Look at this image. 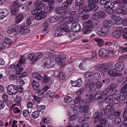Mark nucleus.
<instances>
[{
  "instance_id": "5701e85b",
  "label": "nucleus",
  "mask_w": 127,
  "mask_h": 127,
  "mask_svg": "<svg viewBox=\"0 0 127 127\" xmlns=\"http://www.w3.org/2000/svg\"><path fill=\"white\" fill-rule=\"evenodd\" d=\"M33 77L37 79L40 80L42 79V77L40 73L36 72H34L32 73Z\"/></svg>"
},
{
  "instance_id": "72a5a7b5",
  "label": "nucleus",
  "mask_w": 127,
  "mask_h": 127,
  "mask_svg": "<svg viewBox=\"0 0 127 127\" xmlns=\"http://www.w3.org/2000/svg\"><path fill=\"white\" fill-rule=\"evenodd\" d=\"M121 92L126 93L127 92V81H126L123 83V87L121 89Z\"/></svg>"
},
{
  "instance_id": "2f4dec72",
  "label": "nucleus",
  "mask_w": 127,
  "mask_h": 127,
  "mask_svg": "<svg viewBox=\"0 0 127 127\" xmlns=\"http://www.w3.org/2000/svg\"><path fill=\"white\" fill-rule=\"evenodd\" d=\"M64 12V10L61 7H58L55 10V13L57 14H61Z\"/></svg>"
},
{
  "instance_id": "c756f323",
  "label": "nucleus",
  "mask_w": 127,
  "mask_h": 127,
  "mask_svg": "<svg viewBox=\"0 0 127 127\" xmlns=\"http://www.w3.org/2000/svg\"><path fill=\"white\" fill-rule=\"evenodd\" d=\"M58 20V17L57 16H52L49 18L48 21L51 23H54L57 21Z\"/></svg>"
},
{
  "instance_id": "9d476101",
  "label": "nucleus",
  "mask_w": 127,
  "mask_h": 127,
  "mask_svg": "<svg viewBox=\"0 0 127 127\" xmlns=\"http://www.w3.org/2000/svg\"><path fill=\"white\" fill-rule=\"evenodd\" d=\"M110 54L108 50L104 48L101 49L99 52V55L102 57H108L110 56Z\"/></svg>"
},
{
  "instance_id": "6ab92c4d",
  "label": "nucleus",
  "mask_w": 127,
  "mask_h": 127,
  "mask_svg": "<svg viewBox=\"0 0 127 127\" xmlns=\"http://www.w3.org/2000/svg\"><path fill=\"white\" fill-rule=\"evenodd\" d=\"M35 6L38 9L40 8H42L45 7L46 4L45 3H42V1L40 2V1H36L34 4Z\"/></svg>"
},
{
  "instance_id": "dca6fc26",
  "label": "nucleus",
  "mask_w": 127,
  "mask_h": 127,
  "mask_svg": "<svg viewBox=\"0 0 127 127\" xmlns=\"http://www.w3.org/2000/svg\"><path fill=\"white\" fill-rule=\"evenodd\" d=\"M84 26L86 28L88 29H93V26L92 21L89 20L83 24Z\"/></svg>"
},
{
  "instance_id": "338daca9",
  "label": "nucleus",
  "mask_w": 127,
  "mask_h": 127,
  "mask_svg": "<svg viewBox=\"0 0 127 127\" xmlns=\"http://www.w3.org/2000/svg\"><path fill=\"white\" fill-rule=\"evenodd\" d=\"M56 61L57 63L59 65H60L62 64L63 62L62 59L59 57H57L56 58Z\"/></svg>"
},
{
  "instance_id": "e433bc0d",
  "label": "nucleus",
  "mask_w": 127,
  "mask_h": 127,
  "mask_svg": "<svg viewBox=\"0 0 127 127\" xmlns=\"http://www.w3.org/2000/svg\"><path fill=\"white\" fill-rule=\"evenodd\" d=\"M89 6L91 10H93L94 11H97L98 9V6L96 4H90Z\"/></svg>"
},
{
  "instance_id": "37998d69",
  "label": "nucleus",
  "mask_w": 127,
  "mask_h": 127,
  "mask_svg": "<svg viewBox=\"0 0 127 127\" xmlns=\"http://www.w3.org/2000/svg\"><path fill=\"white\" fill-rule=\"evenodd\" d=\"M39 116V112L38 111H36L33 112L32 114V116L33 118L35 119Z\"/></svg>"
},
{
  "instance_id": "473e14b6",
  "label": "nucleus",
  "mask_w": 127,
  "mask_h": 127,
  "mask_svg": "<svg viewBox=\"0 0 127 127\" xmlns=\"http://www.w3.org/2000/svg\"><path fill=\"white\" fill-rule=\"evenodd\" d=\"M73 17H67L66 18L64 21V23L65 24H69L72 23Z\"/></svg>"
},
{
  "instance_id": "39448f33",
  "label": "nucleus",
  "mask_w": 127,
  "mask_h": 127,
  "mask_svg": "<svg viewBox=\"0 0 127 127\" xmlns=\"http://www.w3.org/2000/svg\"><path fill=\"white\" fill-rule=\"evenodd\" d=\"M109 75L113 77H120L122 76V74L121 72H117V71L115 69H110L107 72Z\"/></svg>"
},
{
  "instance_id": "7ed1b4c3",
  "label": "nucleus",
  "mask_w": 127,
  "mask_h": 127,
  "mask_svg": "<svg viewBox=\"0 0 127 127\" xmlns=\"http://www.w3.org/2000/svg\"><path fill=\"white\" fill-rule=\"evenodd\" d=\"M19 27V25L13 24L10 28H8L7 32L9 33H13L14 34H17L18 33L20 30L18 29Z\"/></svg>"
},
{
  "instance_id": "1a4fd4ad",
  "label": "nucleus",
  "mask_w": 127,
  "mask_h": 127,
  "mask_svg": "<svg viewBox=\"0 0 127 127\" xmlns=\"http://www.w3.org/2000/svg\"><path fill=\"white\" fill-rule=\"evenodd\" d=\"M70 83L73 86L77 87H80L83 84V82L81 78H80L75 81L71 80Z\"/></svg>"
},
{
  "instance_id": "a878e982",
  "label": "nucleus",
  "mask_w": 127,
  "mask_h": 127,
  "mask_svg": "<svg viewBox=\"0 0 127 127\" xmlns=\"http://www.w3.org/2000/svg\"><path fill=\"white\" fill-rule=\"evenodd\" d=\"M22 5L19 0H16L12 4V7L14 8H18Z\"/></svg>"
},
{
  "instance_id": "f8f14e48",
  "label": "nucleus",
  "mask_w": 127,
  "mask_h": 127,
  "mask_svg": "<svg viewBox=\"0 0 127 127\" xmlns=\"http://www.w3.org/2000/svg\"><path fill=\"white\" fill-rule=\"evenodd\" d=\"M106 15L102 11L94 13L93 15V17L94 18L98 19L101 18H103L105 17Z\"/></svg>"
},
{
  "instance_id": "20e7f679",
  "label": "nucleus",
  "mask_w": 127,
  "mask_h": 127,
  "mask_svg": "<svg viewBox=\"0 0 127 127\" xmlns=\"http://www.w3.org/2000/svg\"><path fill=\"white\" fill-rule=\"evenodd\" d=\"M84 99H82L79 104V108L82 113L86 112L88 109L89 106L84 102Z\"/></svg>"
},
{
  "instance_id": "864d4df0",
  "label": "nucleus",
  "mask_w": 127,
  "mask_h": 127,
  "mask_svg": "<svg viewBox=\"0 0 127 127\" xmlns=\"http://www.w3.org/2000/svg\"><path fill=\"white\" fill-rule=\"evenodd\" d=\"M54 8V6H47L45 8V12L49 13L53 10Z\"/></svg>"
},
{
  "instance_id": "5fc2aeb1",
  "label": "nucleus",
  "mask_w": 127,
  "mask_h": 127,
  "mask_svg": "<svg viewBox=\"0 0 127 127\" xmlns=\"http://www.w3.org/2000/svg\"><path fill=\"white\" fill-rule=\"evenodd\" d=\"M33 98L35 101L38 103H40L42 100L41 98L35 95H33Z\"/></svg>"
},
{
  "instance_id": "c85d7f7f",
  "label": "nucleus",
  "mask_w": 127,
  "mask_h": 127,
  "mask_svg": "<svg viewBox=\"0 0 127 127\" xmlns=\"http://www.w3.org/2000/svg\"><path fill=\"white\" fill-rule=\"evenodd\" d=\"M111 94L108 88L106 89H105L103 91L102 95H103V96L105 98V97L107 96V95L108 96Z\"/></svg>"
},
{
  "instance_id": "7c9ffc66",
  "label": "nucleus",
  "mask_w": 127,
  "mask_h": 127,
  "mask_svg": "<svg viewBox=\"0 0 127 127\" xmlns=\"http://www.w3.org/2000/svg\"><path fill=\"white\" fill-rule=\"evenodd\" d=\"M123 22V19L120 17L117 16V19L114 21L115 24L119 25L121 24Z\"/></svg>"
},
{
  "instance_id": "69168bd1",
  "label": "nucleus",
  "mask_w": 127,
  "mask_h": 127,
  "mask_svg": "<svg viewBox=\"0 0 127 127\" xmlns=\"http://www.w3.org/2000/svg\"><path fill=\"white\" fill-rule=\"evenodd\" d=\"M84 2V0H76L75 3L78 6H80L82 5Z\"/></svg>"
},
{
  "instance_id": "2eb2a0df",
  "label": "nucleus",
  "mask_w": 127,
  "mask_h": 127,
  "mask_svg": "<svg viewBox=\"0 0 127 127\" xmlns=\"http://www.w3.org/2000/svg\"><path fill=\"white\" fill-rule=\"evenodd\" d=\"M109 68V66L107 64H103L100 65L99 70L100 72L103 73L106 72Z\"/></svg>"
},
{
  "instance_id": "09e8293b",
  "label": "nucleus",
  "mask_w": 127,
  "mask_h": 127,
  "mask_svg": "<svg viewBox=\"0 0 127 127\" xmlns=\"http://www.w3.org/2000/svg\"><path fill=\"white\" fill-rule=\"evenodd\" d=\"M42 11V10L41 9H35L32 10V14L33 15H36L37 14L41 13Z\"/></svg>"
},
{
  "instance_id": "c9c22d12",
  "label": "nucleus",
  "mask_w": 127,
  "mask_h": 127,
  "mask_svg": "<svg viewBox=\"0 0 127 127\" xmlns=\"http://www.w3.org/2000/svg\"><path fill=\"white\" fill-rule=\"evenodd\" d=\"M69 36L70 38L72 40H75L78 38L77 34L74 33H70Z\"/></svg>"
},
{
  "instance_id": "4be33fe9",
  "label": "nucleus",
  "mask_w": 127,
  "mask_h": 127,
  "mask_svg": "<svg viewBox=\"0 0 127 127\" xmlns=\"http://www.w3.org/2000/svg\"><path fill=\"white\" fill-rule=\"evenodd\" d=\"M46 17V15L43 13L42 11L41 13L37 14L35 16V18L36 20H39L45 17Z\"/></svg>"
},
{
  "instance_id": "8fccbe9b",
  "label": "nucleus",
  "mask_w": 127,
  "mask_h": 127,
  "mask_svg": "<svg viewBox=\"0 0 127 127\" xmlns=\"http://www.w3.org/2000/svg\"><path fill=\"white\" fill-rule=\"evenodd\" d=\"M51 79L50 77H48V76L46 75H44L43 78V82L44 83L49 82L51 83L52 80Z\"/></svg>"
},
{
  "instance_id": "79ce46f5",
  "label": "nucleus",
  "mask_w": 127,
  "mask_h": 127,
  "mask_svg": "<svg viewBox=\"0 0 127 127\" xmlns=\"http://www.w3.org/2000/svg\"><path fill=\"white\" fill-rule=\"evenodd\" d=\"M28 103L27 104L28 108H31L32 107L33 105L34 104L33 100L31 98H30L28 100Z\"/></svg>"
},
{
  "instance_id": "6e6552de",
  "label": "nucleus",
  "mask_w": 127,
  "mask_h": 127,
  "mask_svg": "<svg viewBox=\"0 0 127 127\" xmlns=\"http://www.w3.org/2000/svg\"><path fill=\"white\" fill-rule=\"evenodd\" d=\"M94 98L95 100H98V103L99 104L103 102L104 99V97L103 95H100L99 93H97L95 95Z\"/></svg>"
},
{
  "instance_id": "c03bdc74",
  "label": "nucleus",
  "mask_w": 127,
  "mask_h": 127,
  "mask_svg": "<svg viewBox=\"0 0 127 127\" xmlns=\"http://www.w3.org/2000/svg\"><path fill=\"white\" fill-rule=\"evenodd\" d=\"M43 61V66L45 68H50V66L49 62L47 59H44Z\"/></svg>"
},
{
  "instance_id": "f257e3e1",
  "label": "nucleus",
  "mask_w": 127,
  "mask_h": 127,
  "mask_svg": "<svg viewBox=\"0 0 127 127\" xmlns=\"http://www.w3.org/2000/svg\"><path fill=\"white\" fill-rule=\"evenodd\" d=\"M42 56V53L38 52L35 54L31 53L28 54L27 56V59L30 60H32V63L34 64Z\"/></svg>"
},
{
  "instance_id": "774afa93",
  "label": "nucleus",
  "mask_w": 127,
  "mask_h": 127,
  "mask_svg": "<svg viewBox=\"0 0 127 127\" xmlns=\"http://www.w3.org/2000/svg\"><path fill=\"white\" fill-rule=\"evenodd\" d=\"M45 107L43 105H39L37 107V109L39 111H40L41 110L45 109Z\"/></svg>"
},
{
  "instance_id": "aec40b11",
  "label": "nucleus",
  "mask_w": 127,
  "mask_h": 127,
  "mask_svg": "<svg viewBox=\"0 0 127 127\" xmlns=\"http://www.w3.org/2000/svg\"><path fill=\"white\" fill-rule=\"evenodd\" d=\"M55 29H56L55 32V36L57 37L60 36L62 34L63 31L62 30L60 27H55Z\"/></svg>"
},
{
  "instance_id": "a211bd4d",
  "label": "nucleus",
  "mask_w": 127,
  "mask_h": 127,
  "mask_svg": "<svg viewBox=\"0 0 127 127\" xmlns=\"http://www.w3.org/2000/svg\"><path fill=\"white\" fill-rule=\"evenodd\" d=\"M30 32V29L28 27L25 26L22 28L20 29V33L23 35H25L28 33Z\"/></svg>"
},
{
  "instance_id": "393cba45",
  "label": "nucleus",
  "mask_w": 127,
  "mask_h": 127,
  "mask_svg": "<svg viewBox=\"0 0 127 127\" xmlns=\"http://www.w3.org/2000/svg\"><path fill=\"white\" fill-rule=\"evenodd\" d=\"M114 3L115 4H118V6L121 7H124L125 4L121 0H115Z\"/></svg>"
},
{
  "instance_id": "13d9d810",
  "label": "nucleus",
  "mask_w": 127,
  "mask_h": 127,
  "mask_svg": "<svg viewBox=\"0 0 127 127\" xmlns=\"http://www.w3.org/2000/svg\"><path fill=\"white\" fill-rule=\"evenodd\" d=\"M93 98V96H90L88 97L86 100L84 102L87 105L88 104L91 102Z\"/></svg>"
},
{
  "instance_id": "4468645a",
  "label": "nucleus",
  "mask_w": 127,
  "mask_h": 127,
  "mask_svg": "<svg viewBox=\"0 0 127 127\" xmlns=\"http://www.w3.org/2000/svg\"><path fill=\"white\" fill-rule=\"evenodd\" d=\"M102 117V116L99 114V112L97 111L95 112L93 116V119L96 122H98L100 120Z\"/></svg>"
},
{
  "instance_id": "58836bf2",
  "label": "nucleus",
  "mask_w": 127,
  "mask_h": 127,
  "mask_svg": "<svg viewBox=\"0 0 127 127\" xmlns=\"http://www.w3.org/2000/svg\"><path fill=\"white\" fill-rule=\"evenodd\" d=\"M64 102L67 103H69L72 101V98L70 96H66L64 98Z\"/></svg>"
},
{
  "instance_id": "e2e57ef3",
  "label": "nucleus",
  "mask_w": 127,
  "mask_h": 127,
  "mask_svg": "<svg viewBox=\"0 0 127 127\" xmlns=\"http://www.w3.org/2000/svg\"><path fill=\"white\" fill-rule=\"evenodd\" d=\"M17 78V75L14 74L10 75L9 77V79L12 80H14L16 79Z\"/></svg>"
},
{
  "instance_id": "412c9836",
  "label": "nucleus",
  "mask_w": 127,
  "mask_h": 127,
  "mask_svg": "<svg viewBox=\"0 0 127 127\" xmlns=\"http://www.w3.org/2000/svg\"><path fill=\"white\" fill-rule=\"evenodd\" d=\"M79 17L82 20L85 21L90 17V15L88 14H84L82 12L80 13Z\"/></svg>"
},
{
  "instance_id": "3c124183",
  "label": "nucleus",
  "mask_w": 127,
  "mask_h": 127,
  "mask_svg": "<svg viewBox=\"0 0 127 127\" xmlns=\"http://www.w3.org/2000/svg\"><path fill=\"white\" fill-rule=\"evenodd\" d=\"M4 41L6 44H11L13 43L12 40L9 38H5Z\"/></svg>"
},
{
  "instance_id": "4d7b16f0",
  "label": "nucleus",
  "mask_w": 127,
  "mask_h": 127,
  "mask_svg": "<svg viewBox=\"0 0 127 127\" xmlns=\"http://www.w3.org/2000/svg\"><path fill=\"white\" fill-rule=\"evenodd\" d=\"M13 113L15 114L19 113L20 112V110L18 107H15L13 109Z\"/></svg>"
},
{
  "instance_id": "ddd939ff",
  "label": "nucleus",
  "mask_w": 127,
  "mask_h": 127,
  "mask_svg": "<svg viewBox=\"0 0 127 127\" xmlns=\"http://www.w3.org/2000/svg\"><path fill=\"white\" fill-rule=\"evenodd\" d=\"M81 29L80 25L78 23H73L72 25L71 30L74 32L80 31Z\"/></svg>"
},
{
  "instance_id": "49530a36",
  "label": "nucleus",
  "mask_w": 127,
  "mask_h": 127,
  "mask_svg": "<svg viewBox=\"0 0 127 127\" xmlns=\"http://www.w3.org/2000/svg\"><path fill=\"white\" fill-rule=\"evenodd\" d=\"M114 3L111 1H108L106 2L105 5H106L111 8H112L114 7Z\"/></svg>"
},
{
  "instance_id": "680f3d73",
  "label": "nucleus",
  "mask_w": 127,
  "mask_h": 127,
  "mask_svg": "<svg viewBox=\"0 0 127 127\" xmlns=\"http://www.w3.org/2000/svg\"><path fill=\"white\" fill-rule=\"evenodd\" d=\"M17 92L18 91L19 93H22L23 92V89L22 87L20 85H18L17 86Z\"/></svg>"
},
{
  "instance_id": "a19ab883",
  "label": "nucleus",
  "mask_w": 127,
  "mask_h": 127,
  "mask_svg": "<svg viewBox=\"0 0 127 127\" xmlns=\"http://www.w3.org/2000/svg\"><path fill=\"white\" fill-rule=\"evenodd\" d=\"M126 96V95L125 93L121 92V93L118 95V97H119L120 100H122L123 99L124 100Z\"/></svg>"
},
{
  "instance_id": "bf43d9fd",
  "label": "nucleus",
  "mask_w": 127,
  "mask_h": 127,
  "mask_svg": "<svg viewBox=\"0 0 127 127\" xmlns=\"http://www.w3.org/2000/svg\"><path fill=\"white\" fill-rule=\"evenodd\" d=\"M98 0H88V3L90 4H95L98 2Z\"/></svg>"
},
{
  "instance_id": "603ef678",
  "label": "nucleus",
  "mask_w": 127,
  "mask_h": 127,
  "mask_svg": "<svg viewBox=\"0 0 127 127\" xmlns=\"http://www.w3.org/2000/svg\"><path fill=\"white\" fill-rule=\"evenodd\" d=\"M109 28H107L103 25L101 28V31L106 35L109 31Z\"/></svg>"
},
{
  "instance_id": "bb28decb",
  "label": "nucleus",
  "mask_w": 127,
  "mask_h": 127,
  "mask_svg": "<svg viewBox=\"0 0 127 127\" xmlns=\"http://www.w3.org/2000/svg\"><path fill=\"white\" fill-rule=\"evenodd\" d=\"M23 16L22 14H19L17 16L16 18L15 21L16 23L17 24L19 23L23 20Z\"/></svg>"
},
{
  "instance_id": "b1692460",
  "label": "nucleus",
  "mask_w": 127,
  "mask_h": 127,
  "mask_svg": "<svg viewBox=\"0 0 127 127\" xmlns=\"http://www.w3.org/2000/svg\"><path fill=\"white\" fill-rule=\"evenodd\" d=\"M33 88L35 90L38 89L40 85L35 80L33 81L32 83Z\"/></svg>"
},
{
  "instance_id": "423d86ee",
  "label": "nucleus",
  "mask_w": 127,
  "mask_h": 127,
  "mask_svg": "<svg viewBox=\"0 0 127 127\" xmlns=\"http://www.w3.org/2000/svg\"><path fill=\"white\" fill-rule=\"evenodd\" d=\"M9 14V10L4 8H0V20H1L6 17Z\"/></svg>"
},
{
  "instance_id": "4c0bfd02",
  "label": "nucleus",
  "mask_w": 127,
  "mask_h": 127,
  "mask_svg": "<svg viewBox=\"0 0 127 127\" xmlns=\"http://www.w3.org/2000/svg\"><path fill=\"white\" fill-rule=\"evenodd\" d=\"M112 94H110L109 95H107V96L105 97V98L104 100L105 102L107 103H109L112 100V95H113Z\"/></svg>"
},
{
  "instance_id": "6e6d98bb",
  "label": "nucleus",
  "mask_w": 127,
  "mask_h": 127,
  "mask_svg": "<svg viewBox=\"0 0 127 127\" xmlns=\"http://www.w3.org/2000/svg\"><path fill=\"white\" fill-rule=\"evenodd\" d=\"M46 94L48 96H49L50 98L53 97L55 95L54 93L52 91H48L46 93Z\"/></svg>"
},
{
  "instance_id": "a18cd8bd",
  "label": "nucleus",
  "mask_w": 127,
  "mask_h": 127,
  "mask_svg": "<svg viewBox=\"0 0 127 127\" xmlns=\"http://www.w3.org/2000/svg\"><path fill=\"white\" fill-rule=\"evenodd\" d=\"M78 116V114H76L71 115L69 117V121L70 122L74 121L77 119Z\"/></svg>"
},
{
  "instance_id": "ea45409f",
  "label": "nucleus",
  "mask_w": 127,
  "mask_h": 127,
  "mask_svg": "<svg viewBox=\"0 0 127 127\" xmlns=\"http://www.w3.org/2000/svg\"><path fill=\"white\" fill-rule=\"evenodd\" d=\"M94 79L96 80H98L101 77L100 73L98 72L94 73L93 74Z\"/></svg>"
},
{
  "instance_id": "f03ea898",
  "label": "nucleus",
  "mask_w": 127,
  "mask_h": 127,
  "mask_svg": "<svg viewBox=\"0 0 127 127\" xmlns=\"http://www.w3.org/2000/svg\"><path fill=\"white\" fill-rule=\"evenodd\" d=\"M7 91L8 94L10 95H15L17 93V90L16 85L11 84L7 88Z\"/></svg>"
},
{
  "instance_id": "0eeeda50",
  "label": "nucleus",
  "mask_w": 127,
  "mask_h": 127,
  "mask_svg": "<svg viewBox=\"0 0 127 127\" xmlns=\"http://www.w3.org/2000/svg\"><path fill=\"white\" fill-rule=\"evenodd\" d=\"M117 85L115 84H112L110 85L108 87L109 91L113 95H116L117 94V90L116 89Z\"/></svg>"
},
{
  "instance_id": "f704fd0d",
  "label": "nucleus",
  "mask_w": 127,
  "mask_h": 127,
  "mask_svg": "<svg viewBox=\"0 0 127 127\" xmlns=\"http://www.w3.org/2000/svg\"><path fill=\"white\" fill-rule=\"evenodd\" d=\"M112 35L115 38H118L121 35V32H118L116 30L114 31L112 33Z\"/></svg>"
},
{
  "instance_id": "f3484780",
  "label": "nucleus",
  "mask_w": 127,
  "mask_h": 127,
  "mask_svg": "<svg viewBox=\"0 0 127 127\" xmlns=\"http://www.w3.org/2000/svg\"><path fill=\"white\" fill-rule=\"evenodd\" d=\"M113 24L111 21L110 20H105L103 22V25L107 28H110Z\"/></svg>"
},
{
  "instance_id": "de8ad7c7",
  "label": "nucleus",
  "mask_w": 127,
  "mask_h": 127,
  "mask_svg": "<svg viewBox=\"0 0 127 127\" xmlns=\"http://www.w3.org/2000/svg\"><path fill=\"white\" fill-rule=\"evenodd\" d=\"M116 12L118 13H121L124 15L126 14V11L122 9L118 8L115 10Z\"/></svg>"
},
{
  "instance_id": "0e129e2a",
  "label": "nucleus",
  "mask_w": 127,
  "mask_h": 127,
  "mask_svg": "<svg viewBox=\"0 0 127 127\" xmlns=\"http://www.w3.org/2000/svg\"><path fill=\"white\" fill-rule=\"evenodd\" d=\"M19 9H16L12 10L11 13L13 15H16L19 13Z\"/></svg>"
},
{
  "instance_id": "cd10ccee",
  "label": "nucleus",
  "mask_w": 127,
  "mask_h": 127,
  "mask_svg": "<svg viewBox=\"0 0 127 127\" xmlns=\"http://www.w3.org/2000/svg\"><path fill=\"white\" fill-rule=\"evenodd\" d=\"M95 41L97 42L98 46H102L104 43V42L102 39L99 38H95Z\"/></svg>"
},
{
  "instance_id": "9b49d317",
  "label": "nucleus",
  "mask_w": 127,
  "mask_h": 127,
  "mask_svg": "<svg viewBox=\"0 0 127 127\" xmlns=\"http://www.w3.org/2000/svg\"><path fill=\"white\" fill-rule=\"evenodd\" d=\"M115 68L117 71H121L124 69V64L122 62L117 63L115 64Z\"/></svg>"
},
{
  "instance_id": "052dcab7",
  "label": "nucleus",
  "mask_w": 127,
  "mask_h": 127,
  "mask_svg": "<svg viewBox=\"0 0 127 127\" xmlns=\"http://www.w3.org/2000/svg\"><path fill=\"white\" fill-rule=\"evenodd\" d=\"M81 96H78L77 97L74 101V102L75 104H77L81 100Z\"/></svg>"
}]
</instances>
